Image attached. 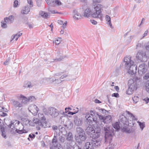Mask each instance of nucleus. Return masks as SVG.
I'll use <instances>...</instances> for the list:
<instances>
[{"label":"nucleus","mask_w":149,"mask_h":149,"mask_svg":"<svg viewBox=\"0 0 149 149\" xmlns=\"http://www.w3.org/2000/svg\"><path fill=\"white\" fill-rule=\"evenodd\" d=\"M30 11V9L28 6H26L24 7L21 11V13L22 14H27Z\"/></svg>","instance_id":"nucleus-19"},{"label":"nucleus","mask_w":149,"mask_h":149,"mask_svg":"<svg viewBox=\"0 0 149 149\" xmlns=\"http://www.w3.org/2000/svg\"><path fill=\"white\" fill-rule=\"evenodd\" d=\"M100 111L103 114H106V112H107V111L105 109H100Z\"/></svg>","instance_id":"nucleus-47"},{"label":"nucleus","mask_w":149,"mask_h":149,"mask_svg":"<svg viewBox=\"0 0 149 149\" xmlns=\"http://www.w3.org/2000/svg\"><path fill=\"white\" fill-rule=\"evenodd\" d=\"M84 148L85 149H94V147L92 143L90 142H87L86 144L84 146Z\"/></svg>","instance_id":"nucleus-20"},{"label":"nucleus","mask_w":149,"mask_h":149,"mask_svg":"<svg viewBox=\"0 0 149 149\" xmlns=\"http://www.w3.org/2000/svg\"><path fill=\"white\" fill-rule=\"evenodd\" d=\"M94 4V3H93L92 7L93 9L92 10V13H91V16L93 17L99 18L101 20L102 18V15L101 13L100 6L99 4L95 5Z\"/></svg>","instance_id":"nucleus-6"},{"label":"nucleus","mask_w":149,"mask_h":149,"mask_svg":"<svg viewBox=\"0 0 149 149\" xmlns=\"http://www.w3.org/2000/svg\"><path fill=\"white\" fill-rule=\"evenodd\" d=\"M20 97L22 98H23V99L21 102H20L17 101L15 100H12V101L13 102V104L15 108H20L22 107L23 106V103H26L27 100H26V98L23 95H21L20 96Z\"/></svg>","instance_id":"nucleus-9"},{"label":"nucleus","mask_w":149,"mask_h":149,"mask_svg":"<svg viewBox=\"0 0 149 149\" xmlns=\"http://www.w3.org/2000/svg\"><path fill=\"white\" fill-rule=\"evenodd\" d=\"M90 22L94 25H96L97 24V22L94 20L91 19L90 20Z\"/></svg>","instance_id":"nucleus-58"},{"label":"nucleus","mask_w":149,"mask_h":149,"mask_svg":"<svg viewBox=\"0 0 149 149\" xmlns=\"http://www.w3.org/2000/svg\"><path fill=\"white\" fill-rule=\"evenodd\" d=\"M145 88L146 91L149 93V81H147L146 82Z\"/></svg>","instance_id":"nucleus-41"},{"label":"nucleus","mask_w":149,"mask_h":149,"mask_svg":"<svg viewBox=\"0 0 149 149\" xmlns=\"http://www.w3.org/2000/svg\"><path fill=\"white\" fill-rule=\"evenodd\" d=\"M52 143L53 146L54 147V148H53L54 149H63L62 146L60 144L58 143L56 136H54L52 140ZM51 147L53 148L52 147Z\"/></svg>","instance_id":"nucleus-13"},{"label":"nucleus","mask_w":149,"mask_h":149,"mask_svg":"<svg viewBox=\"0 0 149 149\" xmlns=\"http://www.w3.org/2000/svg\"><path fill=\"white\" fill-rule=\"evenodd\" d=\"M134 102L136 104L138 101L139 100V97L137 96H134V97L132 98Z\"/></svg>","instance_id":"nucleus-43"},{"label":"nucleus","mask_w":149,"mask_h":149,"mask_svg":"<svg viewBox=\"0 0 149 149\" xmlns=\"http://www.w3.org/2000/svg\"><path fill=\"white\" fill-rule=\"evenodd\" d=\"M38 115L40 120L34 118L33 120V123L38 125L42 127H47V123L46 121V118L44 115L40 113L38 114Z\"/></svg>","instance_id":"nucleus-5"},{"label":"nucleus","mask_w":149,"mask_h":149,"mask_svg":"<svg viewBox=\"0 0 149 149\" xmlns=\"http://www.w3.org/2000/svg\"><path fill=\"white\" fill-rule=\"evenodd\" d=\"M92 12L88 8L86 9L84 11V16L86 17H88L91 15Z\"/></svg>","instance_id":"nucleus-21"},{"label":"nucleus","mask_w":149,"mask_h":149,"mask_svg":"<svg viewBox=\"0 0 149 149\" xmlns=\"http://www.w3.org/2000/svg\"><path fill=\"white\" fill-rule=\"evenodd\" d=\"M59 140L61 142L64 143L65 141V138L62 136H60L59 137Z\"/></svg>","instance_id":"nucleus-49"},{"label":"nucleus","mask_w":149,"mask_h":149,"mask_svg":"<svg viewBox=\"0 0 149 149\" xmlns=\"http://www.w3.org/2000/svg\"><path fill=\"white\" fill-rule=\"evenodd\" d=\"M8 114L7 113H5L2 111H0V116L2 117H4L7 116Z\"/></svg>","instance_id":"nucleus-46"},{"label":"nucleus","mask_w":149,"mask_h":149,"mask_svg":"<svg viewBox=\"0 0 149 149\" xmlns=\"http://www.w3.org/2000/svg\"><path fill=\"white\" fill-rule=\"evenodd\" d=\"M10 61V59L9 58H8L6 60V61L3 64L5 65H8Z\"/></svg>","instance_id":"nucleus-52"},{"label":"nucleus","mask_w":149,"mask_h":149,"mask_svg":"<svg viewBox=\"0 0 149 149\" xmlns=\"http://www.w3.org/2000/svg\"><path fill=\"white\" fill-rule=\"evenodd\" d=\"M112 97H119V94L118 93H114L112 95Z\"/></svg>","instance_id":"nucleus-56"},{"label":"nucleus","mask_w":149,"mask_h":149,"mask_svg":"<svg viewBox=\"0 0 149 149\" xmlns=\"http://www.w3.org/2000/svg\"><path fill=\"white\" fill-rule=\"evenodd\" d=\"M22 127H23L22 129H21L20 128H19L18 129H16L15 131L13 132L12 133H13L14 134L16 133V132L18 133L19 134H22L24 133H26L27 132L24 129V127L23 125H22Z\"/></svg>","instance_id":"nucleus-18"},{"label":"nucleus","mask_w":149,"mask_h":149,"mask_svg":"<svg viewBox=\"0 0 149 149\" xmlns=\"http://www.w3.org/2000/svg\"><path fill=\"white\" fill-rule=\"evenodd\" d=\"M5 21H6L8 24H10L13 23L14 20V16L10 15L8 17H5L4 19Z\"/></svg>","instance_id":"nucleus-15"},{"label":"nucleus","mask_w":149,"mask_h":149,"mask_svg":"<svg viewBox=\"0 0 149 149\" xmlns=\"http://www.w3.org/2000/svg\"><path fill=\"white\" fill-rule=\"evenodd\" d=\"M48 11L49 12H50L52 14H61V13L60 12H55L54 10H53L51 9V8L49 7L48 8Z\"/></svg>","instance_id":"nucleus-39"},{"label":"nucleus","mask_w":149,"mask_h":149,"mask_svg":"<svg viewBox=\"0 0 149 149\" xmlns=\"http://www.w3.org/2000/svg\"><path fill=\"white\" fill-rule=\"evenodd\" d=\"M27 2L30 5V7H32L33 6V2L31 0H27Z\"/></svg>","instance_id":"nucleus-53"},{"label":"nucleus","mask_w":149,"mask_h":149,"mask_svg":"<svg viewBox=\"0 0 149 149\" xmlns=\"http://www.w3.org/2000/svg\"><path fill=\"white\" fill-rule=\"evenodd\" d=\"M119 120V123L120 124L121 127L125 126V125H130L129 124V121L127 119V118L123 115L120 116Z\"/></svg>","instance_id":"nucleus-12"},{"label":"nucleus","mask_w":149,"mask_h":149,"mask_svg":"<svg viewBox=\"0 0 149 149\" xmlns=\"http://www.w3.org/2000/svg\"><path fill=\"white\" fill-rule=\"evenodd\" d=\"M27 86H26L25 87H27L28 88H30L32 87V86L31 85V83L30 82H28L26 84Z\"/></svg>","instance_id":"nucleus-61"},{"label":"nucleus","mask_w":149,"mask_h":149,"mask_svg":"<svg viewBox=\"0 0 149 149\" xmlns=\"http://www.w3.org/2000/svg\"><path fill=\"white\" fill-rule=\"evenodd\" d=\"M31 107L35 109L36 111L37 112L39 110V109L35 105H33Z\"/></svg>","instance_id":"nucleus-62"},{"label":"nucleus","mask_w":149,"mask_h":149,"mask_svg":"<svg viewBox=\"0 0 149 149\" xmlns=\"http://www.w3.org/2000/svg\"><path fill=\"white\" fill-rule=\"evenodd\" d=\"M93 139L91 140V143L93 144L94 147L97 148L100 146L101 142L98 140H96V139L92 138Z\"/></svg>","instance_id":"nucleus-16"},{"label":"nucleus","mask_w":149,"mask_h":149,"mask_svg":"<svg viewBox=\"0 0 149 149\" xmlns=\"http://www.w3.org/2000/svg\"><path fill=\"white\" fill-rule=\"evenodd\" d=\"M91 113L89 112L86 113V114L85 118L86 119V122H88V119L90 118Z\"/></svg>","instance_id":"nucleus-54"},{"label":"nucleus","mask_w":149,"mask_h":149,"mask_svg":"<svg viewBox=\"0 0 149 149\" xmlns=\"http://www.w3.org/2000/svg\"><path fill=\"white\" fill-rule=\"evenodd\" d=\"M119 123L118 122H116L113 125V128L117 130H119L120 128Z\"/></svg>","instance_id":"nucleus-30"},{"label":"nucleus","mask_w":149,"mask_h":149,"mask_svg":"<svg viewBox=\"0 0 149 149\" xmlns=\"http://www.w3.org/2000/svg\"><path fill=\"white\" fill-rule=\"evenodd\" d=\"M18 2L17 0H16L14 2L13 7H17L18 5Z\"/></svg>","instance_id":"nucleus-57"},{"label":"nucleus","mask_w":149,"mask_h":149,"mask_svg":"<svg viewBox=\"0 0 149 149\" xmlns=\"http://www.w3.org/2000/svg\"><path fill=\"white\" fill-rule=\"evenodd\" d=\"M81 17V15L79 13L77 14H75L73 16V18L77 20H78L80 19Z\"/></svg>","instance_id":"nucleus-34"},{"label":"nucleus","mask_w":149,"mask_h":149,"mask_svg":"<svg viewBox=\"0 0 149 149\" xmlns=\"http://www.w3.org/2000/svg\"><path fill=\"white\" fill-rule=\"evenodd\" d=\"M52 79L51 80L52 81V83H53L54 84H58L61 83L62 81L61 80V79H55L54 80L53 79L52 80V78H50V79Z\"/></svg>","instance_id":"nucleus-33"},{"label":"nucleus","mask_w":149,"mask_h":149,"mask_svg":"<svg viewBox=\"0 0 149 149\" xmlns=\"http://www.w3.org/2000/svg\"><path fill=\"white\" fill-rule=\"evenodd\" d=\"M0 110L2 111L3 112H8V110L6 108L4 107H0Z\"/></svg>","instance_id":"nucleus-51"},{"label":"nucleus","mask_w":149,"mask_h":149,"mask_svg":"<svg viewBox=\"0 0 149 149\" xmlns=\"http://www.w3.org/2000/svg\"><path fill=\"white\" fill-rule=\"evenodd\" d=\"M123 62L125 63L124 65L126 69L128 70V72L129 74L133 75L136 73L137 66L134 65L133 61L130 58L125 57Z\"/></svg>","instance_id":"nucleus-3"},{"label":"nucleus","mask_w":149,"mask_h":149,"mask_svg":"<svg viewBox=\"0 0 149 149\" xmlns=\"http://www.w3.org/2000/svg\"><path fill=\"white\" fill-rule=\"evenodd\" d=\"M76 134L75 136L76 141L79 145L84 142L87 138V135L84 130L79 127L76 128Z\"/></svg>","instance_id":"nucleus-2"},{"label":"nucleus","mask_w":149,"mask_h":149,"mask_svg":"<svg viewBox=\"0 0 149 149\" xmlns=\"http://www.w3.org/2000/svg\"><path fill=\"white\" fill-rule=\"evenodd\" d=\"M0 130L1 132V135L4 138H6V136L5 133V130L4 127H1L0 128Z\"/></svg>","instance_id":"nucleus-29"},{"label":"nucleus","mask_w":149,"mask_h":149,"mask_svg":"<svg viewBox=\"0 0 149 149\" xmlns=\"http://www.w3.org/2000/svg\"><path fill=\"white\" fill-rule=\"evenodd\" d=\"M42 0H36L37 4L38 6L40 7L41 4Z\"/></svg>","instance_id":"nucleus-55"},{"label":"nucleus","mask_w":149,"mask_h":149,"mask_svg":"<svg viewBox=\"0 0 149 149\" xmlns=\"http://www.w3.org/2000/svg\"><path fill=\"white\" fill-rule=\"evenodd\" d=\"M97 115L99 117V119L102 122H104L105 117H103V116L100 115L98 114L97 113Z\"/></svg>","instance_id":"nucleus-38"},{"label":"nucleus","mask_w":149,"mask_h":149,"mask_svg":"<svg viewBox=\"0 0 149 149\" xmlns=\"http://www.w3.org/2000/svg\"><path fill=\"white\" fill-rule=\"evenodd\" d=\"M7 22L6 21H3L1 22V26L3 28L5 29L7 27Z\"/></svg>","instance_id":"nucleus-35"},{"label":"nucleus","mask_w":149,"mask_h":149,"mask_svg":"<svg viewBox=\"0 0 149 149\" xmlns=\"http://www.w3.org/2000/svg\"><path fill=\"white\" fill-rule=\"evenodd\" d=\"M20 20L23 23L26 24H28V18L24 16H22Z\"/></svg>","instance_id":"nucleus-27"},{"label":"nucleus","mask_w":149,"mask_h":149,"mask_svg":"<svg viewBox=\"0 0 149 149\" xmlns=\"http://www.w3.org/2000/svg\"><path fill=\"white\" fill-rule=\"evenodd\" d=\"M59 128L60 132L62 133L63 135L65 136L67 135L68 134L66 130L64 127L60 126L59 127Z\"/></svg>","instance_id":"nucleus-25"},{"label":"nucleus","mask_w":149,"mask_h":149,"mask_svg":"<svg viewBox=\"0 0 149 149\" xmlns=\"http://www.w3.org/2000/svg\"><path fill=\"white\" fill-rule=\"evenodd\" d=\"M137 123H139L140 128L141 129V130H142L145 127V123H141L139 121H138Z\"/></svg>","instance_id":"nucleus-36"},{"label":"nucleus","mask_w":149,"mask_h":149,"mask_svg":"<svg viewBox=\"0 0 149 149\" xmlns=\"http://www.w3.org/2000/svg\"><path fill=\"white\" fill-rule=\"evenodd\" d=\"M127 113L128 114L130 115L131 117H132V119L133 120H137V119L135 118V116L134 115H133V114L132 113H130L129 111H127Z\"/></svg>","instance_id":"nucleus-50"},{"label":"nucleus","mask_w":149,"mask_h":149,"mask_svg":"<svg viewBox=\"0 0 149 149\" xmlns=\"http://www.w3.org/2000/svg\"><path fill=\"white\" fill-rule=\"evenodd\" d=\"M112 116L111 115H108L105 117L104 123L108 124L110 123L112 121Z\"/></svg>","instance_id":"nucleus-22"},{"label":"nucleus","mask_w":149,"mask_h":149,"mask_svg":"<svg viewBox=\"0 0 149 149\" xmlns=\"http://www.w3.org/2000/svg\"><path fill=\"white\" fill-rule=\"evenodd\" d=\"M54 43H55L56 45H58L60 42V41L58 39H57L55 41H53Z\"/></svg>","instance_id":"nucleus-60"},{"label":"nucleus","mask_w":149,"mask_h":149,"mask_svg":"<svg viewBox=\"0 0 149 149\" xmlns=\"http://www.w3.org/2000/svg\"><path fill=\"white\" fill-rule=\"evenodd\" d=\"M73 110H75V111H73L72 112H69L68 114L73 115L74 114L77 113L79 111V109L77 108H76L75 109H73Z\"/></svg>","instance_id":"nucleus-37"},{"label":"nucleus","mask_w":149,"mask_h":149,"mask_svg":"<svg viewBox=\"0 0 149 149\" xmlns=\"http://www.w3.org/2000/svg\"><path fill=\"white\" fill-rule=\"evenodd\" d=\"M74 121L75 125L80 126L82 124V120L81 118H79L77 116H75L74 117Z\"/></svg>","instance_id":"nucleus-17"},{"label":"nucleus","mask_w":149,"mask_h":149,"mask_svg":"<svg viewBox=\"0 0 149 149\" xmlns=\"http://www.w3.org/2000/svg\"><path fill=\"white\" fill-rule=\"evenodd\" d=\"M17 33L16 34L14 35H13L12 36L11 38V40H10V42H11L13 39H14L15 36H17Z\"/></svg>","instance_id":"nucleus-63"},{"label":"nucleus","mask_w":149,"mask_h":149,"mask_svg":"<svg viewBox=\"0 0 149 149\" xmlns=\"http://www.w3.org/2000/svg\"><path fill=\"white\" fill-rule=\"evenodd\" d=\"M35 137V135L33 134H30L29 135V137L31 139H34Z\"/></svg>","instance_id":"nucleus-64"},{"label":"nucleus","mask_w":149,"mask_h":149,"mask_svg":"<svg viewBox=\"0 0 149 149\" xmlns=\"http://www.w3.org/2000/svg\"><path fill=\"white\" fill-rule=\"evenodd\" d=\"M48 110L49 114L53 117L55 118L57 117L59 114V111L54 107L49 108Z\"/></svg>","instance_id":"nucleus-10"},{"label":"nucleus","mask_w":149,"mask_h":149,"mask_svg":"<svg viewBox=\"0 0 149 149\" xmlns=\"http://www.w3.org/2000/svg\"><path fill=\"white\" fill-rule=\"evenodd\" d=\"M44 14V15H42V17L43 18L45 19H47L49 18V15L47 13L45 12Z\"/></svg>","instance_id":"nucleus-45"},{"label":"nucleus","mask_w":149,"mask_h":149,"mask_svg":"<svg viewBox=\"0 0 149 149\" xmlns=\"http://www.w3.org/2000/svg\"><path fill=\"white\" fill-rule=\"evenodd\" d=\"M36 99L35 98V97L34 96H30L28 98V99H26V100H25L26 101L27 100L26 102L27 101H29V102H32L33 101H34ZM25 101V100H24Z\"/></svg>","instance_id":"nucleus-40"},{"label":"nucleus","mask_w":149,"mask_h":149,"mask_svg":"<svg viewBox=\"0 0 149 149\" xmlns=\"http://www.w3.org/2000/svg\"><path fill=\"white\" fill-rule=\"evenodd\" d=\"M55 4L58 6L62 5L61 2L58 0H55L54 1V4Z\"/></svg>","instance_id":"nucleus-48"},{"label":"nucleus","mask_w":149,"mask_h":149,"mask_svg":"<svg viewBox=\"0 0 149 149\" xmlns=\"http://www.w3.org/2000/svg\"><path fill=\"white\" fill-rule=\"evenodd\" d=\"M97 117H98L97 116V113H96L95 112V115L94 116H93V118H92L91 119H92L93 121L95 122H97Z\"/></svg>","instance_id":"nucleus-44"},{"label":"nucleus","mask_w":149,"mask_h":149,"mask_svg":"<svg viewBox=\"0 0 149 149\" xmlns=\"http://www.w3.org/2000/svg\"><path fill=\"white\" fill-rule=\"evenodd\" d=\"M67 135L66 140L69 141H72L73 139V136L72 133L70 132H69Z\"/></svg>","instance_id":"nucleus-23"},{"label":"nucleus","mask_w":149,"mask_h":149,"mask_svg":"<svg viewBox=\"0 0 149 149\" xmlns=\"http://www.w3.org/2000/svg\"><path fill=\"white\" fill-rule=\"evenodd\" d=\"M105 19L107 21V24L110 26L111 28H113V27L112 26L111 22V19L110 17L108 15H106L105 16Z\"/></svg>","instance_id":"nucleus-26"},{"label":"nucleus","mask_w":149,"mask_h":149,"mask_svg":"<svg viewBox=\"0 0 149 149\" xmlns=\"http://www.w3.org/2000/svg\"><path fill=\"white\" fill-rule=\"evenodd\" d=\"M147 66L145 63L141 64L138 68V73L140 75H141L146 73L147 71Z\"/></svg>","instance_id":"nucleus-11"},{"label":"nucleus","mask_w":149,"mask_h":149,"mask_svg":"<svg viewBox=\"0 0 149 149\" xmlns=\"http://www.w3.org/2000/svg\"><path fill=\"white\" fill-rule=\"evenodd\" d=\"M136 84V82L132 79H130L129 80L128 83V88L126 91L127 94L130 95L132 93V92L134 90Z\"/></svg>","instance_id":"nucleus-7"},{"label":"nucleus","mask_w":149,"mask_h":149,"mask_svg":"<svg viewBox=\"0 0 149 149\" xmlns=\"http://www.w3.org/2000/svg\"><path fill=\"white\" fill-rule=\"evenodd\" d=\"M48 5L52 6H54V0H46Z\"/></svg>","instance_id":"nucleus-32"},{"label":"nucleus","mask_w":149,"mask_h":149,"mask_svg":"<svg viewBox=\"0 0 149 149\" xmlns=\"http://www.w3.org/2000/svg\"><path fill=\"white\" fill-rule=\"evenodd\" d=\"M87 134L91 137L97 139L99 137L100 134V128L94 130L91 125L87 127L86 130Z\"/></svg>","instance_id":"nucleus-4"},{"label":"nucleus","mask_w":149,"mask_h":149,"mask_svg":"<svg viewBox=\"0 0 149 149\" xmlns=\"http://www.w3.org/2000/svg\"><path fill=\"white\" fill-rule=\"evenodd\" d=\"M68 129L70 130L72 129L73 127V124L71 121H69L68 123V124L65 125Z\"/></svg>","instance_id":"nucleus-31"},{"label":"nucleus","mask_w":149,"mask_h":149,"mask_svg":"<svg viewBox=\"0 0 149 149\" xmlns=\"http://www.w3.org/2000/svg\"><path fill=\"white\" fill-rule=\"evenodd\" d=\"M136 58L139 61L143 62L146 61L148 58V57L146 55V52L142 50L139 51L137 53Z\"/></svg>","instance_id":"nucleus-8"},{"label":"nucleus","mask_w":149,"mask_h":149,"mask_svg":"<svg viewBox=\"0 0 149 149\" xmlns=\"http://www.w3.org/2000/svg\"><path fill=\"white\" fill-rule=\"evenodd\" d=\"M127 125H125V126L121 127L122 130L123 132H125L127 133H130L131 132L130 129L128 128Z\"/></svg>","instance_id":"nucleus-24"},{"label":"nucleus","mask_w":149,"mask_h":149,"mask_svg":"<svg viewBox=\"0 0 149 149\" xmlns=\"http://www.w3.org/2000/svg\"><path fill=\"white\" fill-rule=\"evenodd\" d=\"M103 130L105 133V142H109L110 144L108 148L109 149H113L115 145L114 144L111 143L112 137L114 134L113 129L112 127L107 125L104 127Z\"/></svg>","instance_id":"nucleus-1"},{"label":"nucleus","mask_w":149,"mask_h":149,"mask_svg":"<svg viewBox=\"0 0 149 149\" xmlns=\"http://www.w3.org/2000/svg\"><path fill=\"white\" fill-rule=\"evenodd\" d=\"M63 50L62 49H60L56 52V54L57 58L54 59V61H61L65 57L63 56Z\"/></svg>","instance_id":"nucleus-14"},{"label":"nucleus","mask_w":149,"mask_h":149,"mask_svg":"<svg viewBox=\"0 0 149 149\" xmlns=\"http://www.w3.org/2000/svg\"><path fill=\"white\" fill-rule=\"evenodd\" d=\"M68 76V74H64L63 75H62L60 77V79H64L65 78Z\"/></svg>","instance_id":"nucleus-59"},{"label":"nucleus","mask_w":149,"mask_h":149,"mask_svg":"<svg viewBox=\"0 0 149 149\" xmlns=\"http://www.w3.org/2000/svg\"><path fill=\"white\" fill-rule=\"evenodd\" d=\"M143 79L147 80L148 81H149V72H147L143 77Z\"/></svg>","instance_id":"nucleus-42"},{"label":"nucleus","mask_w":149,"mask_h":149,"mask_svg":"<svg viewBox=\"0 0 149 149\" xmlns=\"http://www.w3.org/2000/svg\"><path fill=\"white\" fill-rule=\"evenodd\" d=\"M90 113H91L90 116V118L89 119H88V122H89L90 123L91 122H92L93 121L92 119H91L92 118H93V116H95V111H90Z\"/></svg>","instance_id":"nucleus-28"}]
</instances>
